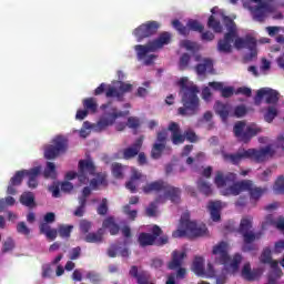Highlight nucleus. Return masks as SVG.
Instances as JSON below:
<instances>
[{
	"instance_id": "nucleus-23",
	"label": "nucleus",
	"mask_w": 284,
	"mask_h": 284,
	"mask_svg": "<svg viewBox=\"0 0 284 284\" xmlns=\"http://www.w3.org/2000/svg\"><path fill=\"white\" fill-rule=\"evenodd\" d=\"M262 274H263V271L261 268L252 270V265L250 263H245L241 271L242 278H244V281H247L248 283L258 281Z\"/></svg>"
},
{
	"instance_id": "nucleus-51",
	"label": "nucleus",
	"mask_w": 284,
	"mask_h": 284,
	"mask_svg": "<svg viewBox=\"0 0 284 284\" xmlns=\"http://www.w3.org/2000/svg\"><path fill=\"white\" fill-rule=\"evenodd\" d=\"M14 248V240L12 237H7V240L2 244V254H7V252H12Z\"/></svg>"
},
{
	"instance_id": "nucleus-38",
	"label": "nucleus",
	"mask_w": 284,
	"mask_h": 284,
	"mask_svg": "<svg viewBox=\"0 0 284 284\" xmlns=\"http://www.w3.org/2000/svg\"><path fill=\"white\" fill-rule=\"evenodd\" d=\"M99 185H105V174L98 173L97 178L90 181L91 190H99Z\"/></svg>"
},
{
	"instance_id": "nucleus-62",
	"label": "nucleus",
	"mask_w": 284,
	"mask_h": 284,
	"mask_svg": "<svg viewBox=\"0 0 284 284\" xmlns=\"http://www.w3.org/2000/svg\"><path fill=\"white\" fill-rule=\"evenodd\" d=\"M163 260L161 257H155L151 260V267H153V270H161V267H163Z\"/></svg>"
},
{
	"instance_id": "nucleus-63",
	"label": "nucleus",
	"mask_w": 284,
	"mask_h": 284,
	"mask_svg": "<svg viewBox=\"0 0 284 284\" xmlns=\"http://www.w3.org/2000/svg\"><path fill=\"white\" fill-rule=\"evenodd\" d=\"M156 141H158V143H163L165 145V143L168 141V131L163 130V131L158 132Z\"/></svg>"
},
{
	"instance_id": "nucleus-39",
	"label": "nucleus",
	"mask_w": 284,
	"mask_h": 284,
	"mask_svg": "<svg viewBox=\"0 0 284 284\" xmlns=\"http://www.w3.org/2000/svg\"><path fill=\"white\" fill-rule=\"evenodd\" d=\"M261 263L272 265L276 260H272V248L265 247L260 257Z\"/></svg>"
},
{
	"instance_id": "nucleus-42",
	"label": "nucleus",
	"mask_w": 284,
	"mask_h": 284,
	"mask_svg": "<svg viewBox=\"0 0 284 284\" xmlns=\"http://www.w3.org/2000/svg\"><path fill=\"white\" fill-rule=\"evenodd\" d=\"M271 270L272 272L268 274V276H273L275 278V283H277L278 278L283 276V270L278 267V262H271Z\"/></svg>"
},
{
	"instance_id": "nucleus-46",
	"label": "nucleus",
	"mask_w": 284,
	"mask_h": 284,
	"mask_svg": "<svg viewBox=\"0 0 284 284\" xmlns=\"http://www.w3.org/2000/svg\"><path fill=\"white\" fill-rule=\"evenodd\" d=\"M189 30H192L193 32H203L205 30V27L201 24L197 20H189L186 23Z\"/></svg>"
},
{
	"instance_id": "nucleus-58",
	"label": "nucleus",
	"mask_w": 284,
	"mask_h": 284,
	"mask_svg": "<svg viewBox=\"0 0 284 284\" xmlns=\"http://www.w3.org/2000/svg\"><path fill=\"white\" fill-rule=\"evenodd\" d=\"M80 257H81V246L73 247L69 255L70 261H77Z\"/></svg>"
},
{
	"instance_id": "nucleus-61",
	"label": "nucleus",
	"mask_w": 284,
	"mask_h": 284,
	"mask_svg": "<svg viewBox=\"0 0 284 284\" xmlns=\"http://www.w3.org/2000/svg\"><path fill=\"white\" fill-rule=\"evenodd\" d=\"M202 99L203 101H205L206 103H210V101H212V91L209 89V87H205L202 90Z\"/></svg>"
},
{
	"instance_id": "nucleus-32",
	"label": "nucleus",
	"mask_w": 284,
	"mask_h": 284,
	"mask_svg": "<svg viewBox=\"0 0 284 284\" xmlns=\"http://www.w3.org/2000/svg\"><path fill=\"white\" fill-rule=\"evenodd\" d=\"M103 229H99L95 233L91 232L84 236L85 243H103Z\"/></svg>"
},
{
	"instance_id": "nucleus-34",
	"label": "nucleus",
	"mask_w": 284,
	"mask_h": 284,
	"mask_svg": "<svg viewBox=\"0 0 284 284\" xmlns=\"http://www.w3.org/2000/svg\"><path fill=\"white\" fill-rule=\"evenodd\" d=\"M196 187L201 194H204V196H210L212 194V184H210V182L205 181L203 178L197 180Z\"/></svg>"
},
{
	"instance_id": "nucleus-19",
	"label": "nucleus",
	"mask_w": 284,
	"mask_h": 284,
	"mask_svg": "<svg viewBox=\"0 0 284 284\" xmlns=\"http://www.w3.org/2000/svg\"><path fill=\"white\" fill-rule=\"evenodd\" d=\"M258 42L256 41V38L246 34L244 38H236L234 41V48L236 50H243V48H246L247 50H250V58L254 59V57H256L257 51H256V44Z\"/></svg>"
},
{
	"instance_id": "nucleus-11",
	"label": "nucleus",
	"mask_w": 284,
	"mask_h": 284,
	"mask_svg": "<svg viewBox=\"0 0 284 284\" xmlns=\"http://www.w3.org/2000/svg\"><path fill=\"white\" fill-rule=\"evenodd\" d=\"M223 21L229 32L224 34L223 39L219 40L217 51L222 54H231L232 43H234V39H236V23L227 16L223 17Z\"/></svg>"
},
{
	"instance_id": "nucleus-48",
	"label": "nucleus",
	"mask_w": 284,
	"mask_h": 284,
	"mask_svg": "<svg viewBox=\"0 0 284 284\" xmlns=\"http://www.w3.org/2000/svg\"><path fill=\"white\" fill-rule=\"evenodd\" d=\"M242 261H243V256L241 254L236 253L233 256V260L230 263V267H231L233 274L239 272V266L241 265Z\"/></svg>"
},
{
	"instance_id": "nucleus-10",
	"label": "nucleus",
	"mask_w": 284,
	"mask_h": 284,
	"mask_svg": "<svg viewBox=\"0 0 284 284\" xmlns=\"http://www.w3.org/2000/svg\"><path fill=\"white\" fill-rule=\"evenodd\" d=\"M97 174V166L92 160H80L78 164V173L74 171H70L67 173V181H72L74 179H79L80 183H88L90 181L89 176H94Z\"/></svg>"
},
{
	"instance_id": "nucleus-30",
	"label": "nucleus",
	"mask_w": 284,
	"mask_h": 284,
	"mask_svg": "<svg viewBox=\"0 0 284 284\" xmlns=\"http://www.w3.org/2000/svg\"><path fill=\"white\" fill-rule=\"evenodd\" d=\"M192 270L197 276H205V260L196 256L193 261Z\"/></svg>"
},
{
	"instance_id": "nucleus-9",
	"label": "nucleus",
	"mask_w": 284,
	"mask_h": 284,
	"mask_svg": "<svg viewBox=\"0 0 284 284\" xmlns=\"http://www.w3.org/2000/svg\"><path fill=\"white\" fill-rule=\"evenodd\" d=\"M100 110H102L104 118L97 123L95 128L98 132H102V130H105L109 125H114V121H116V119L128 116V114H130V111H116V108L112 106V101L102 104Z\"/></svg>"
},
{
	"instance_id": "nucleus-47",
	"label": "nucleus",
	"mask_w": 284,
	"mask_h": 284,
	"mask_svg": "<svg viewBox=\"0 0 284 284\" xmlns=\"http://www.w3.org/2000/svg\"><path fill=\"white\" fill-rule=\"evenodd\" d=\"M247 114V108L243 104H240L234 108V112L231 111V116H235V119H243Z\"/></svg>"
},
{
	"instance_id": "nucleus-28",
	"label": "nucleus",
	"mask_w": 284,
	"mask_h": 284,
	"mask_svg": "<svg viewBox=\"0 0 284 284\" xmlns=\"http://www.w3.org/2000/svg\"><path fill=\"white\" fill-rule=\"evenodd\" d=\"M83 109L89 112V114H97L99 110V102L97 98H85L82 101Z\"/></svg>"
},
{
	"instance_id": "nucleus-1",
	"label": "nucleus",
	"mask_w": 284,
	"mask_h": 284,
	"mask_svg": "<svg viewBox=\"0 0 284 284\" xmlns=\"http://www.w3.org/2000/svg\"><path fill=\"white\" fill-rule=\"evenodd\" d=\"M214 183L216 187H225L221 191L223 196H239L241 192H248L251 201H260L261 196L267 192V187L255 186L252 180L236 182V173L232 172L217 171Z\"/></svg>"
},
{
	"instance_id": "nucleus-29",
	"label": "nucleus",
	"mask_w": 284,
	"mask_h": 284,
	"mask_svg": "<svg viewBox=\"0 0 284 284\" xmlns=\"http://www.w3.org/2000/svg\"><path fill=\"white\" fill-rule=\"evenodd\" d=\"M102 227L104 230H109L111 236H116V234H119L121 227L119 226V224L114 223V217L110 216L106 217L103 223H102Z\"/></svg>"
},
{
	"instance_id": "nucleus-40",
	"label": "nucleus",
	"mask_w": 284,
	"mask_h": 284,
	"mask_svg": "<svg viewBox=\"0 0 284 284\" xmlns=\"http://www.w3.org/2000/svg\"><path fill=\"white\" fill-rule=\"evenodd\" d=\"M123 170H124L123 164L119 162H115L111 165V172L114 179H123L124 176Z\"/></svg>"
},
{
	"instance_id": "nucleus-41",
	"label": "nucleus",
	"mask_w": 284,
	"mask_h": 284,
	"mask_svg": "<svg viewBox=\"0 0 284 284\" xmlns=\"http://www.w3.org/2000/svg\"><path fill=\"white\" fill-rule=\"evenodd\" d=\"M72 230H74L73 225H60L58 227V234L61 239H70Z\"/></svg>"
},
{
	"instance_id": "nucleus-18",
	"label": "nucleus",
	"mask_w": 284,
	"mask_h": 284,
	"mask_svg": "<svg viewBox=\"0 0 284 284\" xmlns=\"http://www.w3.org/2000/svg\"><path fill=\"white\" fill-rule=\"evenodd\" d=\"M278 91L270 89V88H262L257 90L256 95L254 98L255 105H261L263 99L268 105H276L278 103Z\"/></svg>"
},
{
	"instance_id": "nucleus-25",
	"label": "nucleus",
	"mask_w": 284,
	"mask_h": 284,
	"mask_svg": "<svg viewBox=\"0 0 284 284\" xmlns=\"http://www.w3.org/2000/svg\"><path fill=\"white\" fill-rule=\"evenodd\" d=\"M129 275L132 278H136L138 284L150 283V273H148V271H139V267L136 265L131 266Z\"/></svg>"
},
{
	"instance_id": "nucleus-27",
	"label": "nucleus",
	"mask_w": 284,
	"mask_h": 284,
	"mask_svg": "<svg viewBox=\"0 0 284 284\" xmlns=\"http://www.w3.org/2000/svg\"><path fill=\"white\" fill-rule=\"evenodd\" d=\"M41 174V166H36L30 170H26V176H28V187L34 190L39 186L38 176Z\"/></svg>"
},
{
	"instance_id": "nucleus-5",
	"label": "nucleus",
	"mask_w": 284,
	"mask_h": 284,
	"mask_svg": "<svg viewBox=\"0 0 284 284\" xmlns=\"http://www.w3.org/2000/svg\"><path fill=\"white\" fill-rule=\"evenodd\" d=\"M237 232L241 234L244 243L242 246V252H254V250H256L254 241H258V239L263 236V233H254L252 231V217H243L240 222Z\"/></svg>"
},
{
	"instance_id": "nucleus-8",
	"label": "nucleus",
	"mask_w": 284,
	"mask_h": 284,
	"mask_svg": "<svg viewBox=\"0 0 284 284\" xmlns=\"http://www.w3.org/2000/svg\"><path fill=\"white\" fill-rule=\"evenodd\" d=\"M172 41V34L170 32H162L158 39L150 41L146 45L138 44L134 47L136 52L138 61H143L145 57H148L149 52H156V50H161L163 45L170 44Z\"/></svg>"
},
{
	"instance_id": "nucleus-14",
	"label": "nucleus",
	"mask_w": 284,
	"mask_h": 284,
	"mask_svg": "<svg viewBox=\"0 0 284 284\" xmlns=\"http://www.w3.org/2000/svg\"><path fill=\"white\" fill-rule=\"evenodd\" d=\"M169 132H171V141L173 145H181V143H196L199 141V136L192 129L184 131V134L181 133V126L176 122H171L168 128Z\"/></svg>"
},
{
	"instance_id": "nucleus-17",
	"label": "nucleus",
	"mask_w": 284,
	"mask_h": 284,
	"mask_svg": "<svg viewBox=\"0 0 284 284\" xmlns=\"http://www.w3.org/2000/svg\"><path fill=\"white\" fill-rule=\"evenodd\" d=\"M161 23L158 21H146L145 23L140 24L134 29L133 34L136 38V41L141 43L143 39H149V37H154L159 32Z\"/></svg>"
},
{
	"instance_id": "nucleus-22",
	"label": "nucleus",
	"mask_w": 284,
	"mask_h": 284,
	"mask_svg": "<svg viewBox=\"0 0 284 284\" xmlns=\"http://www.w3.org/2000/svg\"><path fill=\"white\" fill-rule=\"evenodd\" d=\"M141 148H143V136L138 138L131 146L122 150V159L130 161L134 159V156H139Z\"/></svg>"
},
{
	"instance_id": "nucleus-57",
	"label": "nucleus",
	"mask_w": 284,
	"mask_h": 284,
	"mask_svg": "<svg viewBox=\"0 0 284 284\" xmlns=\"http://www.w3.org/2000/svg\"><path fill=\"white\" fill-rule=\"evenodd\" d=\"M126 125L128 128H131V130H136L141 125V120H139V118L130 116Z\"/></svg>"
},
{
	"instance_id": "nucleus-13",
	"label": "nucleus",
	"mask_w": 284,
	"mask_h": 284,
	"mask_svg": "<svg viewBox=\"0 0 284 284\" xmlns=\"http://www.w3.org/2000/svg\"><path fill=\"white\" fill-rule=\"evenodd\" d=\"M261 128L250 124L247 125L245 121H239L233 126L234 136L237 138L242 143H250L254 136L261 134Z\"/></svg>"
},
{
	"instance_id": "nucleus-49",
	"label": "nucleus",
	"mask_w": 284,
	"mask_h": 284,
	"mask_svg": "<svg viewBox=\"0 0 284 284\" xmlns=\"http://www.w3.org/2000/svg\"><path fill=\"white\" fill-rule=\"evenodd\" d=\"M190 59H191V55L189 53H183L180 57L179 68L181 71L187 70V68L190 67Z\"/></svg>"
},
{
	"instance_id": "nucleus-60",
	"label": "nucleus",
	"mask_w": 284,
	"mask_h": 284,
	"mask_svg": "<svg viewBox=\"0 0 284 284\" xmlns=\"http://www.w3.org/2000/svg\"><path fill=\"white\" fill-rule=\"evenodd\" d=\"M221 95L223 99H230V97L234 95V88L233 87H222Z\"/></svg>"
},
{
	"instance_id": "nucleus-15",
	"label": "nucleus",
	"mask_w": 284,
	"mask_h": 284,
	"mask_svg": "<svg viewBox=\"0 0 284 284\" xmlns=\"http://www.w3.org/2000/svg\"><path fill=\"white\" fill-rule=\"evenodd\" d=\"M68 140L63 135H57L51 144L44 146V159L54 161V159L68 152Z\"/></svg>"
},
{
	"instance_id": "nucleus-43",
	"label": "nucleus",
	"mask_w": 284,
	"mask_h": 284,
	"mask_svg": "<svg viewBox=\"0 0 284 284\" xmlns=\"http://www.w3.org/2000/svg\"><path fill=\"white\" fill-rule=\"evenodd\" d=\"M278 116V109L276 106H268L266 113L264 114V120L266 123H272L275 118Z\"/></svg>"
},
{
	"instance_id": "nucleus-52",
	"label": "nucleus",
	"mask_w": 284,
	"mask_h": 284,
	"mask_svg": "<svg viewBox=\"0 0 284 284\" xmlns=\"http://www.w3.org/2000/svg\"><path fill=\"white\" fill-rule=\"evenodd\" d=\"M108 199H102V202L100 203V205L97 209V213L100 216H105L108 214Z\"/></svg>"
},
{
	"instance_id": "nucleus-45",
	"label": "nucleus",
	"mask_w": 284,
	"mask_h": 284,
	"mask_svg": "<svg viewBox=\"0 0 284 284\" xmlns=\"http://www.w3.org/2000/svg\"><path fill=\"white\" fill-rule=\"evenodd\" d=\"M23 176H26V170L17 171L16 174L10 179L11 185H21V183H23Z\"/></svg>"
},
{
	"instance_id": "nucleus-12",
	"label": "nucleus",
	"mask_w": 284,
	"mask_h": 284,
	"mask_svg": "<svg viewBox=\"0 0 284 284\" xmlns=\"http://www.w3.org/2000/svg\"><path fill=\"white\" fill-rule=\"evenodd\" d=\"M243 8L250 10L254 21L263 23L265 21V13L272 12L270 3L263 0H242Z\"/></svg>"
},
{
	"instance_id": "nucleus-36",
	"label": "nucleus",
	"mask_w": 284,
	"mask_h": 284,
	"mask_svg": "<svg viewBox=\"0 0 284 284\" xmlns=\"http://www.w3.org/2000/svg\"><path fill=\"white\" fill-rule=\"evenodd\" d=\"M207 28H211V30H213L217 34H221V32H223V26H221V21L216 20L214 16L209 17Z\"/></svg>"
},
{
	"instance_id": "nucleus-35",
	"label": "nucleus",
	"mask_w": 284,
	"mask_h": 284,
	"mask_svg": "<svg viewBox=\"0 0 284 284\" xmlns=\"http://www.w3.org/2000/svg\"><path fill=\"white\" fill-rule=\"evenodd\" d=\"M212 68H214V63L210 59L203 60V63H200L195 67V71L200 77H203L206 72H211Z\"/></svg>"
},
{
	"instance_id": "nucleus-24",
	"label": "nucleus",
	"mask_w": 284,
	"mask_h": 284,
	"mask_svg": "<svg viewBox=\"0 0 284 284\" xmlns=\"http://www.w3.org/2000/svg\"><path fill=\"white\" fill-rule=\"evenodd\" d=\"M213 110L217 116L222 120L223 123H227V119L232 116V106L230 103H223L221 101H216Z\"/></svg>"
},
{
	"instance_id": "nucleus-54",
	"label": "nucleus",
	"mask_w": 284,
	"mask_h": 284,
	"mask_svg": "<svg viewBox=\"0 0 284 284\" xmlns=\"http://www.w3.org/2000/svg\"><path fill=\"white\" fill-rule=\"evenodd\" d=\"M90 230H92V222L88 221V220H82L80 222V232L82 234H90Z\"/></svg>"
},
{
	"instance_id": "nucleus-64",
	"label": "nucleus",
	"mask_w": 284,
	"mask_h": 284,
	"mask_svg": "<svg viewBox=\"0 0 284 284\" xmlns=\"http://www.w3.org/2000/svg\"><path fill=\"white\" fill-rule=\"evenodd\" d=\"M283 250H284V241L280 240V241L275 242V245L273 248L274 254H281L283 252Z\"/></svg>"
},
{
	"instance_id": "nucleus-7",
	"label": "nucleus",
	"mask_w": 284,
	"mask_h": 284,
	"mask_svg": "<svg viewBox=\"0 0 284 284\" xmlns=\"http://www.w3.org/2000/svg\"><path fill=\"white\" fill-rule=\"evenodd\" d=\"M105 92L106 99H116L119 103L125 101V94L132 92V84L123 81L119 82L118 89L105 83H101L93 92L94 97H101Z\"/></svg>"
},
{
	"instance_id": "nucleus-31",
	"label": "nucleus",
	"mask_w": 284,
	"mask_h": 284,
	"mask_svg": "<svg viewBox=\"0 0 284 284\" xmlns=\"http://www.w3.org/2000/svg\"><path fill=\"white\" fill-rule=\"evenodd\" d=\"M209 211H210L212 221L214 222L221 221V202H210Z\"/></svg>"
},
{
	"instance_id": "nucleus-2",
	"label": "nucleus",
	"mask_w": 284,
	"mask_h": 284,
	"mask_svg": "<svg viewBox=\"0 0 284 284\" xmlns=\"http://www.w3.org/2000/svg\"><path fill=\"white\" fill-rule=\"evenodd\" d=\"M180 87L181 103L183 106L178 109L180 116H194L201 110V99H199V87L187 78H181L178 82Z\"/></svg>"
},
{
	"instance_id": "nucleus-4",
	"label": "nucleus",
	"mask_w": 284,
	"mask_h": 284,
	"mask_svg": "<svg viewBox=\"0 0 284 284\" xmlns=\"http://www.w3.org/2000/svg\"><path fill=\"white\" fill-rule=\"evenodd\" d=\"M180 226L182 229H178L172 233L173 239H183V236L196 237V236H205L207 232V226L205 224H196V222L190 221V213L184 212L180 219Z\"/></svg>"
},
{
	"instance_id": "nucleus-53",
	"label": "nucleus",
	"mask_w": 284,
	"mask_h": 284,
	"mask_svg": "<svg viewBox=\"0 0 284 284\" xmlns=\"http://www.w3.org/2000/svg\"><path fill=\"white\" fill-rule=\"evenodd\" d=\"M87 278L92 283H102L103 278L101 277V274L97 273V272H89L87 273Z\"/></svg>"
},
{
	"instance_id": "nucleus-33",
	"label": "nucleus",
	"mask_w": 284,
	"mask_h": 284,
	"mask_svg": "<svg viewBox=\"0 0 284 284\" xmlns=\"http://www.w3.org/2000/svg\"><path fill=\"white\" fill-rule=\"evenodd\" d=\"M20 203L21 205H24V207H34L37 205L34 202V193L30 191L22 193L20 196Z\"/></svg>"
},
{
	"instance_id": "nucleus-50",
	"label": "nucleus",
	"mask_w": 284,
	"mask_h": 284,
	"mask_svg": "<svg viewBox=\"0 0 284 284\" xmlns=\"http://www.w3.org/2000/svg\"><path fill=\"white\" fill-rule=\"evenodd\" d=\"M172 26L175 30H178V32H180L184 37L190 34V29H187V27L183 26V23H181L179 20H173Z\"/></svg>"
},
{
	"instance_id": "nucleus-37",
	"label": "nucleus",
	"mask_w": 284,
	"mask_h": 284,
	"mask_svg": "<svg viewBox=\"0 0 284 284\" xmlns=\"http://www.w3.org/2000/svg\"><path fill=\"white\" fill-rule=\"evenodd\" d=\"M43 176L44 179H57V165L54 162H47Z\"/></svg>"
},
{
	"instance_id": "nucleus-6",
	"label": "nucleus",
	"mask_w": 284,
	"mask_h": 284,
	"mask_svg": "<svg viewBox=\"0 0 284 284\" xmlns=\"http://www.w3.org/2000/svg\"><path fill=\"white\" fill-rule=\"evenodd\" d=\"M138 243L140 247H150L156 245L158 247H163L170 243V237L163 235V229L154 224L151 229V233L141 232L138 236Z\"/></svg>"
},
{
	"instance_id": "nucleus-55",
	"label": "nucleus",
	"mask_w": 284,
	"mask_h": 284,
	"mask_svg": "<svg viewBox=\"0 0 284 284\" xmlns=\"http://www.w3.org/2000/svg\"><path fill=\"white\" fill-rule=\"evenodd\" d=\"M18 234H23V236H30V227L26 225V222H19L17 224Z\"/></svg>"
},
{
	"instance_id": "nucleus-26",
	"label": "nucleus",
	"mask_w": 284,
	"mask_h": 284,
	"mask_svg": "<svg viewBox=\"0 0 284 284\" xmlns=\"http://www.w3.org/2000/svg\"><path fill=\"white\" fill-rule=\"evenodd\" d=\"M168 187V182L163 180H158L151 183H148L142 187L144 194H152V192H165Z\"/></svg>"
},
{
	"instance_id": "nucleus-20",
	"label": "nucleus",
	"mask_w": 284,
	"mask_h": 284,
	"mask_svg": "<svg viewBox=\"0 0 284 284\" xmlns=\"http://www.w3.org/2000/svg\"><path fill=\"white\" fill-rule=\"evenodd\" d=\"M166 201H171L174 205H179V203H181V189L168 183L166 189H164V196H158L155 203H165Z\"/></svg>"
},
{
	"instance_id": "nucleus-16",
	"label": "nucleus",
	"mask_w": 284,
	"mask_h": 284,
	"mask_svg": "<svg viewBox=\"0 0 284 284\" xmlns=\"http://www.w3.org/2000/svg\"><path fill=\"white\" fill-rule=\"evenodd\" d=\"M187 253L185 251L174 250L171 253V261L168 262V270H178L176 278H185L187 271L183 267V261H185Z\"/></svg>"
},
{
	"instance_id": "nucleus-59",
	"label": "nucleus",
	"mask_w": 284,
	"mask_h": 284,
	"mask_svg": "<svg viewBox=\"0 0 284 284\" xmlns=\"http://www.w3.org/2000/svg\"><path fill=\"white\" fill-rule=\"evenodd\" d=\"M275 190L276 192H280V194H284V176L283 175L277 178V180L275 181Z\"/></svg>"
},
{
	"instance_id": "nucleus-21",
	"label": "nucleus",
	"mask_w": 284,
	"mask_h": 284,
	"mask_svg": "<svg viewBox=\"0 0 284 284\" xmlns=\"http://www.w3.org/2000/svg\"><path fill=\"white\" fill-rule=\"evenodd\" d=\"M212 254L215 256L217 265H227L230 263V254L227 253V243L220 242L213 246Z\"/></svg>"
},
{
	"instance_id": "nucleus-3",
	"label": "nucleus",
	"mask_w": 284,
	"mask_h": 284,
	"mask_svg": "<svg viewBox=\"0 0 284 284\" xmlns=\"http://www.w3.org/2000/svg\"><path fill=\"white\" fill-rule=\"evenodd\" d=\"M276 154V151L272 149L271 145H266L260 149H242L236 153H225L224 161H229L232 165H239L241 161L245 159H250V161H254V163H265L268 159H272Z\"/></svg>"
},
{
	"instance_id": "nucleus-44",
	"label": "nucleus",
	"mask_w": 284,
	"mask_h": 284,
	"mask_svg": "<svg viewBox=\"0 0 284 284\" xmlns=\"http://www.w3.org/2000/svg\"><path fill=\"white\" fill-rule=\"evenodd\" d=\"M163 150H165V145L163 143H155L151 151L152 159H161Z\"/></svg>"
},
{
	"instance_id": "nucleus-56",
	"label": "nucleus",
	"mask_w": 284,
	"mask_h": 284,
	"mask_svg": "<svg viewBox=\"0 0 284 284\" xmlns=\"http://www.w3.org/2000/svg\"><path fill=\"white\" fill-rule=\"evenodd\" d=\"M123 212L126 214V216L131 220L134 221L139 214L136 210H131L130 204H126L123 206Z\"/></svg>"
}]
</instances>
